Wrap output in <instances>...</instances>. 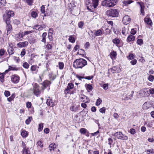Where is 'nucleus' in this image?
I'll use <instances>...</instances> for the list:
<instances>
[{
	"label": "nucleus",
	"mask_w": 154,
	"mask_h": 154,
	"mask_svg": "<svg viewBox=\"0 0 154 154\" xmlns=\"http://www.w3.org/2000/svg\"><path fill=\"white\" fill-rule=\"evenodd\" d=\"M128 29L127 28H126L124 27L122 28V33L123 35H125L128 33Z\"/></svg>",
	"instance_id": "nucleus-29"
},
{
	"label": "nucleus",
	"mask_w": 154,
	"mask_h": 154,
	"mask_svg": "<svg viewBox=\"0 0 154 154\" xmlns=\"http://www.w3.org/2000/svg\"><path fill=\"white\" fill-rule=\"evenodd\" d=\"M116 67H113V68H112V69H110L109 70V71H111V72L113 73H114L116 72Z\"/></svg>",
	"instance_id": "nucleus-59"
},
{
	"label": "nucleus",
	"mask_w": 154,
	"mask_h": 154,
	"mask_svg": "<svg viewBox=\"0 0 154 154\" xmlns=\"http://www.w3.org/2000/svg\"><path fill=\"white\" fill-rule=\"evenodd\" d=\"M14 12L11 11H7L3 16V20L5 21H10V18L14 16Z\"/></svg>",
	"instance_id": "nucleus-5"
},
{
	"label": "nucleus",
	"mask_w": 154,
	"mask_h": 154,
	"mask_svg": "<svg viewBox=\"0 0 154 154\" xmlns=\"http://www.w3.org/2000/svg\"><path fill=\"white\" fill-rule=\"evenodd\" d=\"M28 45V43L27 41L21 42L18 43L17 46L20 48L25 47H26Z\"/></svg>",
	"instance_id": "nucleus-14"
},
{
	"label": "nucleus",
	"mask_w": 154,
	"mask_h": 154,
	"mask_svg": "<svg viewBox=\"0 0 154 154\" xmlns=\"http://www.w3.org/2000/svg\"><path fill=\"white\" fill-rule=\"evenodd\" d=\"M129 132L131 134H134L136 133V131L135 130L134 128H131L130 129L129 131Z\"/></svg>",
	"instance_id": "nucleus-55"
},
{
	"label": "nucleus",
	"mask_w": 154,
	"mask_h": 154,
	"mask_svg": "<svg viewBox=\"0 0 154 154\" xmlns=\"http://www.w3.org/2000/svg\"><path fill=\"white\" fill-rule=\"evenodd\" d=\"M47 35V33L46 32H45L43 33L42 35V40L41 41L42 42H44L45 43L46 42V37Z\"/></svg>",
	"instance_id": "nucleus-31"
},
{
	"label": "nucleus",
	"mask_w": 154,
	"mask_h": 154,
	"mask_svg": "<svg viewBox=\"0 0 154 154\" xmlns=\"http://www.w3.org/2000/svg\"><path fill=\"white\" fill-rule=\"evenodd\" d=\"M26 50L25 49H23L21 51L20 53V56L21 57L24 56L26 54Z\"/></svg>",
	"instance_id": "nucleus-53"
},
{
	"label": "nucleus",
	"mask_w": 154,
	"mask_h": 154,
	"mask_svg": "<svg viewBox=\"0 0 154 154\" xmlns=\"http://www.w3.org/2000/svg\"><path fill=\"white\" fill-rule=\"evenodd\" d=\"M131 20V19L128 16L125 15L123 17L122 22L125 24L127 25L130 23Z\"/></svg>",
	"instance_id": "nucleus-12"
},
{
	"label": "nucleus",
	"mask_w": 154,
	"mask_h": 154,
	"mask_svg": "<svg viewBox=\"0 0 154 154\" xmlns=\"http://www.w3.org/2000/svg\"><path fill=\"white\" fill-rule=\"evenodd\" d=\"M135 38V37L134 36L132 35H130L128 36L127 41L129 42L133 41L134 40Z\"/></svg>",
	"instance_id": "nucleus-19"
},
{
	"label": "nucleus",
	"mask_w": 154,
	"mask_h": 154,
	"mask_svg": "<svg viewBox=\"0 0 154 154\" xmlns=\"http://www.w3.org/2000/svg\"><path fill=\"white\" fill-rule=\"evenodd\" d=\"M20 79V77L18 75L14 74L11 76V80L14 83L17 84L19 82Z\"/></svg>",
	"instance_id": "nucleus-7"
},
{
	"label": "nucleus",
	"mask_w": 154,
	"mask_h": 154,
	"mask_svg": "<svg viewBox=\"0 0 154 154\" xmlns=\"http://www.w3.org/2000/svg\"><path fill=\"white\" fill-rule=\"evenodd\" d=\"M85 86L86 87V88L87 90L88 91V92H89L90 91H91L92 90V86L90 84H87L85 85Z\"/></svg>",
	"instance_id": "nucleus-28"
},
{
	"label": "nucleus",
	"mask_w": 154,
	"mask_h": 154,
	"mask_svg": "<svg viewBox=\"0 0 154 154\" xmlns=\"http://www.w3.org/2000/svg\"><path fill=\"white\" fill-rule=\"evenodd\" d=\"M51 84V82L48 81H45L42 84L43 86L45 88L49 86Z\"/></svg>",
	"instance_id": "nucleus-23"
},
{
	"label": "nucleus",
	"mask_w": 154,
	"mask_h": 154,
	"mask_svg": "<svg viewBox=\"0 0 154 154\" xmlns=\"http://www.w3.org/2000/svg\"><path fill=\"white\" fill-rule=\"evenodd\" d=\"M23 66L24 68L27 69L29 68V65L26 62L23 63Z\"/></svg>",
	"instance_id": "nucleus-52"
},
{
	"label": "nucleus",
	"mask_w": 154,
	"mask_h": 154,
	"mask_svg": "<svg viewBox=\"0 0 154 154\" xmlns=\"http://www.w3.org/2000/svg\"><path fill=\"white\" fill-rule=\"evenodd\" d=\"M38 66H37L33 65L31 67V70L32 71H34L36 70ZM39 68V67H38Z\"/></svg>",
	"instance_id": "nucleus-47"
},
{
	"label": "nucleus",
	"mask_w": 154,
	"mask_h": 154,
	"mask_svg": "<svg viewBox=\"0 0 154 154\" xmlns=\"http://www.w3.org/2000/svg\"><path fill=\"white\" fill-rule=\"evenodd\" d=\"M5 96L6 97H8L10 95V92L8 91H5L4 92Z\"/></svg>",
	"instance_id": "nucleus-60"
},
{
	"label": "nucleus",
	"mask_w": 154,
	"mask_h": 154,
	"mask_svg": "<svg viewBox=\"0 0 154 154\" xmlns=\"http://www.w3.org/2000/svg\"><path fill=\"white\" fill-rule=\"evenodd\" d=\"M23 154H30L29 148H27L26 149H23Z\"/></svg>",
	"instance_id": "nucleus-27"
},
{
	"label": "nucleus",
	"mask_w": 154,
	"mask_h": 154,
	"mask_svg": "<svg viewBox=\"0 0 154 154\" xmlns=\"http://www.w3.org/2000/svg\"><path fill=\"white\" fill-rule=\"evenodd\" d=\"M80 99L83 100L82 101L85 103H88L90 101V100L88 97L83 94H81L80 96Z\"/></svg>",
	"instance_id": "nucleus-13"
},
{
	"label": "nucleus",
	"mask_w": 154,
	"mask_h": 154,
	"mask_svg": "<svg viewBox=\"0 0 154 154\" xmlns=\"http://www.w3.org/2000/svg\"><path fill=\"white\" fill-rule=\"evenodd\" d=\"M134 2L132 0H127L124 1L122 2L125 6H128L131 3Z\"/></svg>",
	"instance_id": "nucleus-22"
},
{
	"label": "nucleus",
	"mask_w": 154,
	"mask_h": 154,
	"mask_svg": "<svg viewBox=\"0 0 154 154\" xmlns=\"http://www.w3.org/2000/svg\"><path fill=\"white\" fill-rule=\"evenodd\" d=\"M144 21L147 24L151 26L152 25V22L150 18L148 17H146L144 19Z\"/></svg>",
	"instance_id": "nucleus-18"
},
{
	"label": "nucleus",
	"mask_w": 154,
	"mask_h": 154,
	"mask_svg": "<svg viewBox=\"0 0 154 154\" xmlns=\"http://www.w3.org/2000/svg\"><path fill=\"white\" fill-rule=\"evenodd\" d=\"M41 11L43 14L45 13V7L44 6H42L41 8Z\"/></svg>",
	"instance_id": "nucleus-64"
},
{
	"label": "nucleus",
	"mask_w": 154,
	"mask_h": 154,
	"mask_svg": "<svg viewBox=\"0 0 154 154\" xmlns=\"http://www.w3.org/2000/svg\"><path fill=\"white\" fill-rule=\"evenodd\" d=\"M21 136L23 137H26L28 136L27 132L23 130L21 132Z\"/></svg>",
	"instance_id": "nucleus-36"
},
{
	"label": "nucleus",
	"mask_w": 154,
	"mask_h": 154,
	"mask_svg": "<svg viewBox=\"0 0 154 154\" xmlns=\"http://www.w3.org/2000/svg\"><path fill=\"white\" fill-rule=\"evenodd\" d=\"M38 15L37 13L35 11H33L31 13V16L33 18H35L38 16Z\"/></svg>",
	"instance_id": "nucleus-39"
},
{
	"label": "nucleus",
	"mask_w": 154,
	"mask_h": 154,
	"mask_svg": "<svg viewBox=\"0 0 154 154\" xmlns=\"http://www.w3.org/2000/svg\"><path fill=\"white\" fill-rule=\"evenodd\" d=\"M68 40L69 42L72 43H74L75 42V39L72 35H70L69 36Z\"/></svg>",
	"instance_id": "nucleus-34"
},
{
	"label": "nucleus",
	"mask_w": 154,
	"mask_h": 154,
	"mask_svg": "<svg viewBox=\"0 0 154 154\" xmlns=\"http://www.w3.org/2000/svg\"><path fill=\"white\" fill-rule=\"evenodd\" d=\"M108 83L103 84L102 87L105 90L107 89L108 88Z\"/></svg>",
	"instance_id": "nucleus-51"
},
{
	"label": "nucleus",
	"mask_w": 154,
	"mask_h": 154,
	"mask_svg": "<svg viewBox=\"0 0 154 154\" xmlns=\"http://www.w3.org/2000/svg\"><path fill=\"white\" fill-rule=\"evenodd\" d=\"M64 64L62 62H59V68L60 69H63L64 67Z\"/></svg>",
	"instance_id": "nucleus-44"
},
{
	"label": "nucleus",
	"mask_w": 154,
	"mask_h": 154,
	"mask_svg": "<svg viewBox=\"0 0 154 154\" xmlns=\"http://www.w3.org/2000/svg\"><path fill=\"white\" fill-rule=\"evenodd\" d=\"M108 144L109 145H111L113 142V140L112 139H111V138H109L108 139Z\"/></svg>",
	"instance_id": "nucleus-62"
},
{
	"label": "nucleus",
	"mask_w": 154,
	"mask_h": 154,
	"mask_svg": "<svg viewBox=\"0 0 154 154\" xmlns=\"http://www.w3.org/2000/svg\"><path fill=\"white\" fill-rule=\"evenodd\" d=\"M140 14L142 15H144L145 14V12H144V5L143 6L141 7H140Z\"/></svg>",
	"instance_id": "nucleus-38"
},
{
	"label": "nucleus",
	"mask_w": 154,
	"mask_h": 154,
	"mask_svg": "<svg viewBox=\"0 0 154 154\" xmlns=\"http://www.w3.org/2000/svg\"><path fill=\"white\" fill-rule=\"evenodd\" d=\"M105 110H106V108L104 107L100 108L99 110L100 112H101L103 113H105Z\"/></svg>",
	"instance_id": "nucleus-61"
},
{
	"label": "nucleus",
	"mask_w": 154,
	"mask_h": 154,
	"mask_svg": "<svg viewBox=\"0 0 154 154\" xmlns=\"http://www.w3.org/2000/svg\"><path fill=\"white\" fill-rule=\"evenodd\" d=\"M111 32V31L110 29L107 28H106L105 29L104 32V31H103V33L105 35H109V34H111V33H110Z\"/></svg>",
	"instance_id": "nucleus-35"
},
{
	"label": "nucleus",
	"mask_w": 154,
	"mask_h": 154,
	"mask_svg": "<svg viewBox=\"0 0 154 154\" xmlns=\"http://www.w3.org/2000/svg\"><path fill=\"white\" fill-rule=\"evenodd\" d=\"M99 0H92V3L93 7L96 8L97 7L98 5Z\"/></svg>",
	"instance_id": "nucleus-24"
},
{
	"label": "nucleus",
	"mask_w": 154,
	"mask_h": 154,
	"mask_svg": "<svg viewBox=\"0 0 154 154\" xmlns=\"http://www.w3.org/2000/svg\"><path fill=\"white\" fill-rule=\"evenodd\" d=\"M91 3V1L90 0H85V3L86 7H87V6H88Z\"/></svg>",
	"instance_id": "nucleus-57"
},
{
	"label": "nucleus",
	"mask_w": 154,
	"mask_h": 154,
	"mask_svg": "<svg viewBox=\"0 0 154 154\" xmlns=\"http://www.w3.org/2000/svg\"><path fill=\"white\" fill-rule=\"evenodd\" d=\"M5 53V51L4 49H0V56H3Z\"/></svg>",
	"instance_id": "nucleus-48"
},
{
	"label": "nucleus",
	"mask_w": 154,
	"mask_h": 154,
	"mask_svg": "<svg viewBox=\"0 0 154 154\" xmlns=\"http://www.w3.org/2000/svg\"><path fill=\"white\" fill-rule=\"evenodd\" d=\"M137 60L136 59H134L130 61V63L132 65H134L136 64Z\"/></svg>",
	"instance_id": "nucleus-58"
},
{
	"label": "nucleus",
	"mask_w": 154,
	"mask_h": 154,
	"mask_svg": "<svg viewBox=\"0 0 154 154\" xmlns=\"http://www.w3.org/2000/svg\"><path fill=\"white\" fill-rule=\"evenodd\" d=\"M87 64V61L83 58L76 59L73 62V66L76 69L82 68Z\"/></svg>",
	"instance_id": "nucleus-1"
},
{
	"label": "nucleus",
	"mask_w": 154,
	"mask_h": 154,
	"mask_svg": "<svg viewBox=\"0 0 154 154\" xmlns=\"http://www.w3.org/2000/svg\"><path fill=\"white\" fill-rule=\"evenodd\" d=\"M34 31L33 30L29 31H26L24 32H21L22 34H23V37L25 36V35H28L31 33H32L34 32Z\"/></svg>",
	"instance_id": "nucleus-26"
},
{
	"label": "nucleus",
	"mask_w": 154,
	"mask_h": 154,
	"mask_svg": "<svg viewBox=\"0 0 154 154\" xmlns=\"http://www.w3.org/2000/svg\"><path fill=\"white\" fill-rule=\"evenodd\" d=\"M135 55L134 54L132 53H130L128 56L127 57V58L128 59L131 60L134 59L135 58Z\"/></svg>",
	"instance_id": "nucleus-33"
},
{
	"label": "nucleus",
	"mask_w": 154,
	"mask_h": 154,
	"mask_svg": "<svg viewBox=\"0 0 154 154\" xmlns=\"http://www.w3.org/2000/svg\"><path fill=\"white\" fill-rule=\"evenodd\" d=\"M78 109V107L77 106H72L70 108V109L71 111L76 112Z\"/></svg>",
	"instance_id": "nucleus-37"
},
{
	"label": "nucleus",
	"mask_w": 154,
	"mask_h": 154,
	"mask_svg": "<svg viewBox=\"0 0 154 154\" xmlns=\"http://www.w3.org/2000/svg\"><path fill=\"white\" fill-rule=\"evenodd\" d=\"M5 22L7 24L6 28L7 31V34L8 35L12 30V27L10 24V21H5Z\"/></svg>",
	"instance_id": "nucleus-8"
},
{
	"label": "nucleus",
	"mask_w": 154,
	"mask_h": 154,
	"mask_svg": "<svg viewBox=\"0 0 154 154\" xmlns=\"http://www.w3.org/2000/svg\"><path fill=\"white\" fill-rule=\"evenodd\" d=\"M94 31H95L94 35H91L92 37H95V36H97L101 35L103 33V29L101 28L97 30H95Z\"/></svg>",
	"instance_id": "nucleus-9"
},
{
	"label": "nucleus",
	"mask_w": 154,
	"mask_h": 154,
	"mask_svg": "<svg viewBox=\"0 0 154 154\" xmlns=\"http://www.w3.org/2000/svg\"><path fill=\"white\" fill-rule=\"evenodd\" d=\"M14 97L15 96L14 94H12L10 97L7 98V100L9 102H11L13 100Z\"/></svg>",
	"instance_id": "nucleus-49"
},
{
	"label": "nucleus",
	"mask_w": 154,
	"mask_h": 154,
	"mask_svg": "<svg viewBox=\"0 0 154 154\" xmlns=\"http://www.w3.org/2000/svg\"><path fill=\"white\" fill-rule=\"evenodd\" d=\"M146 151L147 154H154V149H148Z\"/></svg>",
	"instance_id": "nucleus-40"
},
{
	"label": "nucleus",
	"mask_w": 154,
	"mask_h": 154,
	"mask_svg": "<svg viewBox=\"0 0 154 154\" xmlns=\"http://www.w3.org/2000/svg\"><path fill=\"white\" fill-rule=\"evenodd\" d=\"M137 43L139 45H141L143 44V40L142 39H138L137 40Z\"/></svg>",
	"instance_id": "nucleus-50"
},
{
	"label": "nucleus",
	"mask_w": 154,
	"mask_h": 154,
	"mask_svg": "<svg viewBox=\"0 0 154 154\" xmlns=\"http://www.w3.org/2000/svg\"><path fill=\"white\" fill-rule=\"evenodd\" d=\"M154 79V76L151 75H149L148 78V79L151 82H152L153 81Z\"/></svg>",
	"instance_id": "nucleus-56"
},
{
	"label": "nucleus",
	"mask_w": 154,
	"mask_h": 154,
	"mask_svg": "<svg viewBox=\"0 0 154 154\" xmlns=\"http://www.w3.org/2000/svg\"><path fill=\"white\" fill-rule=\"evenodd\" d=\"M15 38L17 42L23 41V36L21 32H20L18 34H16L15 36Z\"/></svg>",
	"instance_id": "nucleus-10"
},
{
	"label": "nucleus",
	"mask_w": 154,
	"mask_h": 154,
	"mask_svg": "<svg viewBox=\"0 0 154 154\" xmlns=\"http://www.w3.org/2000/svg\"><path fill=\"white\" fill-rule=\"evenodd\" d=\"M93 77L94 76L93 75L88 76H86L84 78V79L88 80H91L93 78Z\"/></svg>",
	"instance_id": "nucleus-63"
},
{
	"label": "nucleus",
	"mask_w": 154,
	"mask_h": 154,
	"mask_svg": "<svg viewBox=\"0 0 154 154\" xmlns=\"http://www.w3.org/2000/svg\"><path fill=\"white\" fill-rule=\"evenodd\" d=\"M33 89L32 90L33 93L36 96H38L41 94V91L39 90V87L38 84L36 83H33L32 84Z\"/></svg>",
	"instance_id": "nucleus-3"
},
{
	"label": "nucleus",
	"mask_w": 154,
	"mask_h": 154,
	"mask_svg": "<svg viewBox=\"0 0 154 154\" xmlns=\"http://www.w3.org/2000/svg\"><path fill=\"white\" fill-rule=\"evenodd\" d=\"M118 0H104L102 1L101 5L106 8H110L115 5Z\"/></svg>",
	"instance_id": "nucleus-2"
},
{
	"label": "nucleus",
	"mask_w": 154,
	"mask_h": 154,
	"mask_svg": "<svg viewBox=\"0 0 154 154\" xmlns=\"http://www.w3.org/2000/svg\"><path fill=\"white\" fill-rule=\"evenodd\" d=\"M112 29L115 34L117 35L119 33V32L117 29V27L116 26H112Z\"/></svg>",
	"instance_id": "nucleus-21"
},
{
	"label": "nucleus",
	"mask_w": 154,
	"mask_h": 154,
	"mask_svg": "<svg viewBox=\"0 0 154 154\" xmlns=\"http://www.w3.org/2000/svg\"><path fill=\"white\" fill-rule=\"evenodd\" d=\"M45 25L40 26L37 25L33 26V29H35L36 30L38 31H41L44 28H45Z\"/></svg>",
	"instance_id": "nucleus-16"
},
{
	"label": "nucleus",
	"mask_w": 154,
	"mask_h": 154,
	"mask_svg": "<svg viewBox=\"0 0 154 154\" xmlns=\"http://www.w3.org/2000/svg\"><path fill=\"white\" fill-rule=\"evenodd\" d=\"M32 119V118L31 117H29L28 119L26 120L25 123L27 125L29 124L31 120Z\"/></svg>",
	"instance_id": "nucleus-42"
},
{
	"label": "nucleus",
	"mask_w": 154,
	"mask_h": 154,
	"mask_svg": "<svg viewBox=\"0 0 154 154\" xmlns=\"http://www.w3.org/2000/svg\"><path fill=\"white\" fill-rule=\"evenodd\" d=\"M7 51L9 56L14 54V50L13 48L10 44L8 47Z\"/></svg>",
	"instance_id": "nucleus-15"
},
{
	"label": "nucleus",
	"mask_w": 154,
	"mask_h": 154,
	"mask_svg": "<svg viewBox=\"0 0 154 154\" xmlns=\"http://www.w3.org/2000/svg\"><path fill=\"white\" fill-rule=\"evenodd\" d=\"M87 8L88 10L91 12H94L95 10V8L93 7L92 3H91V4L88 6H87Z\"/></svg>",
	"instance_id": "nucleus-20"
},
{
	"label": "nucleus",
	"mask_w": 154,
	"mask_h": 154,
	"mask_svg": "<svg viewBox=\"0 0 154 154\" xmlns=\"http://www.w3.org/2000/svg\"><path fill=\"white\" fill-rule=\"evenodd\" d=\"M84 25V23L82 21H80L78 23V26L81 29L82 28Z\"/></svg>",
	"instance_id": "nucleus-45"
},
{
	"label": "nucleus",
	"mask_w": 154,
	"mask_h": 154,
	"mask_svg": "<svg viewBox=\"0 0 154 154\" xmlns=\"http://www.w3.org/2000/svg\"><path fill=\"white\" fill-rule=\"evenodd\" d=\"M56 145L54 143H52L50 144L49 146V148L50 151L52 150H54L56 148Z\"/></svg>",
	"instance_id": "nucleus-25"
},
{
	"label": "nucleus",
	"mask_w": 154,
	"mask_h": 154,
	"mask_svg": "<svg viewBox=\"0 0 154 154\" xmlns=\"http://www.w3.org/2000/svg\"><path fill=\"white\" fill-rule=\"evenodd\" d=\"M74 88V85L72 83H69L66 88L64 92L65 94H67L70 91V90Z\"/></svg>",
	"instance_id": "nucleus-11"
},
{
	"label": "nucleus",
	"mask_w": 154,
	"mask_h": 154,
	"mask_svg": "<svg viewBox=\"0 0 154 154\" xmlns=\"http://www.w3.org/2000/svg\"><path fill=\"white\" fill-rule=\"evenodd\" d=\"M112 42L116 45L118 46V45L120 43V40L118 38H116L113 39L112 41Z\"/></svg>",
	"instance_id": "nucleus-30"
},
{
	"label": "nucleus",
	"mask_w": 154,
	"mask_h": 154,
	"mask_svg": "<svg viewBox=\"0 0 154 154\" xmlns=\"http://www.w3.org/2000/svg\"><path fill=\"white\" fill-rule=\"evenodd\" d=\"M114 135L117 138L122 140H127L128 137L125 135L122 134L121 132H118L114 133Z\"/></svg>",
	"instance_id": "nucleus-6"
},
{
	"label": "nucleus",
	"mask_w": 154,
	"mask_h": 154,
	"mask_svg": "<svg viewBox=\"0 0 154 154\" xmlns=\"http://www.w3.org/2000/svg\"><path fill=\"white\" fill-rule=\"evenodd\" d=\"M43 123H41L39 125L38 131L39 132L41 131L43 128Z\"/></svg>",
	"instance_id": "nucleus-41"
},
{
	"label": "nucleus",
	"mask_w": 154,
	"mask_h": 154,
	"mask_svg": "<svg viewBox=\"0 0 154 154\" xmlns=\"http://www.w3.org/2000/svg\"><path fill=\"white\" fill-rule=\"evenodd\" d=\"M106 14L107 16L113 17H118L119 15V12L116 9H112L107 11Z\"/></svg>",
	"instance_id": "nucleus-4"
},
{
	"label": "nucleus",
	"mask_w": 154,
	"mask_h": 154,
	"mask_svg": "<svg viewBox=\"0 0 154 154\" xmlns=\"http://www.w3.org/2000/svg\"><path fill=\"white\" fill-rule=\"evenodd\" d=\"M102 102V100L99 98L98 99L96 103V105L97 106H99Z\"/></svg>",
	"instance_id": "nucleus-43"
},
{
	"label": "nucleus",
	"mask_w": 154,
	"mask_h": 154,
	"mask_svg": "<svg viewBox=\"0 0 154 154\" xmlns=\"http://www.w3.org/2000/svg\"><path fill=\"white\" fill-rule=\"evenodd\" d=\"M110 55L111 58L112 59L115 58L117 55V54L115 51H113L110 53Z\"/></svg>",
	"instance_id": "nucleus-32"
},
{
	"label": "nucleus",
	"mask_w": 154,
	"mask_h": 154,
	"mask_svg": "<svg viewBox=\"0 0 154 154\" xmlns=\"http://www.w3.org/2000/svg\"><path fill=\"white\" fill-rule=\"evenodd\" d=\"M87 130L84 128H82L80 129V132L82 134H85L86 133Z\"/></svg>",
	"instance_id": "nucleus-46"
},
{
	"label": "nucleus",
	"mask_w": 154,
	"mask_h": 154,
	"mask_svg": "<svg viewBox=\"0 0 154 154\" xmlns=\"http://www.w3.org/2000/svg\"><path fill=\"white\" fill-rule=\"evenodd\" d=\"M17 70V68L14 67H12L11 66H9L8 67V70L10 71L11 70Z\"/></svg>",
	"instance_id": "nucleus-54"
},
{
	"label": "nucleus",
	"mask_w": 154,
	"mask_h": 154,
	"mask_svg": "<svg viewBox=\"0 0 154 154\" xmlns=\"http://www.w3.org/2000/svg\"><path fill=\"white\" fill-rule=\"evenodd\" d=\"M47 100L46 103L48 106L53 107L54 106V103L52 99H50L49 97Z\"/></svg>",
	"instance_id": "nucleus-17"
}]
</instances>
